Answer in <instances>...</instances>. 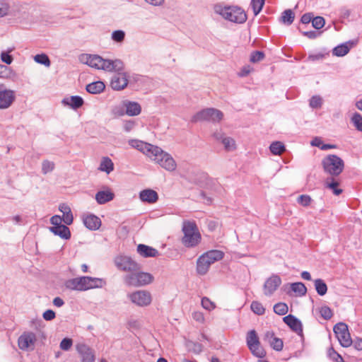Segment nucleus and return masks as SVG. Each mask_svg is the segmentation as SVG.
Here are the masks:
<instances>
[{
	"label": "nucleus",
	"mask_w": 362,
	"mask_h": 362,
	"mask_svg": "<svg viewBox=\"0 0 362 362\" xmlns=\"http://www.w3.org/2000/svg\"><path fill=\"white\" fill-rule=\"evenodd\" d=\"M73 345V340L70 338L63 339L59 344L60 349L63 351H69Z\"/></svg>",
	"instance_id": "3c124183"
},
{
	"label": "nucleus",
	"mask_w": 362,
	"mask_h": 362,
	"mask_svg": "<svg viewBox=\"0 0 362 362\" xmlns=\"http://www.w3.org/2000/svg\"><path fill=\"white\" fill-rule=\"evenodd\" d=\"M320 314L321 317L326 320L331 319L333 315L332 310L327 305L322 306L320 308Z\"/></svg>",
	"instance_id": "a18cd8bd"
},
{
	"label": "nucleus",
	"mask_w": 362,
	"mask_h": 362,
	"mask_svg": "<svg viewBox=\"0 0 362 362\" xmlns=\"http://www.w3.org/2000/svg\"><path fill=\"white\" fill-rule=\"evenodd\" d=\"M250 308L253 313L258 315H262L265 313V308L259 301H252L250 305Z\"/></svg>",
	"instance_id": "ea45409f"
},
{
	"label": "nucleus",
	"mask_w": 362,
	"mask_h": 362,
	"mask_svg": "<svg viewBox=\"0 0 362 362\" xmlns=\"http://www.w3.org/2000/svg\"><path fill=\"white\" fill-rule=\"evenodd\" d=\"M327 355L330 360L334 362H344L342 356L337 353L333 347H330L327 351Z\"/></svg>",
	"instance_id": "37998d69"
},
{
	"label": "nucleus",
	"mask_w": 362,
	"mask_h": 362,
	"mask_svg": "<svg viewBox=\"0 0 362 362\" xmlns=\"http://www.w3.org/2000/svg\"><path fill=\"white\" fill-rule=\"evenodd\" d=\"M62 104L69 106L74 110L81 107L83 105V100L81 96L74 95L71 97L64 98Z\"/></svg>",
	"instance_id": "393cba45"
},
{
	"label": "nucleus",
	"mask_w": 362,
	"mask_h": 362,
	"mask_svg": "<svg viewBox=\"0 0 362 362\" xmlns=\"http://www.w3.org/2000/svg\"><path fill=\"white\" fill-rule=\"evenodd\" d=\"M294 18L295 15L292 10L287 9L282 13L281 20L282 23L291 25L293 22Z\"/></svg>",
	"instance_id": "f704fd0d"
},
{
	"label": "nucleus",
	"mask_w": 362,
	"mask_h": 362,
	"mask_svg": "<svg viewBox=\"0 0 362 362\" xmlns=\"http://www.w3.org/2000/svg\"><path fill=\"white\" fill-rule=\"evenodd\" d=\"M182 243L187 247H196L202 239L198 228H182Z\"/></svg>",
	"instance_id": "9d476101"
},
{
	"label": "nucleus",
	"mask_w": 362,
	"mask_h": 362,
	"mask_svg": "<svg viewBox=\"0 0 362 362\" xmlns=\"http://www.w3.org/2000/svg\"><path fill=\"white\" fill-rule=\"evenodd\" d=\"M284 322L295 332L301 335L303 326L301 322L295 316L288 315L283 318Z\"/></svg>",
	"instance_id": "4be33fe9"
},
{
	"label": "nucleus",
	"mask_w": 362,
	"mask_h": 362,
	"mask_svg": "<svg viewBox=\"0 0 362 362\" xmlns=\"http://www.w3.org/2000/svg\"><path fill=\"white\" fill-rule=\"evenodd\" d=\"M326 187L332 190L335 195H339L342 192V189H339V183L337 182L332 181V182H327L325 183Z\"/></svg>",
	"instance_id": "603ef678"
},
{
	"label": "nucleus",
	"mask_w": 362,
	"mask_h": 362,
	"mask_svg": "<svg viewBox=\"0 0 362 362\" xmlns=\"http://www.w3.org/2000/svg\"><path fill=\"white\" fill-rule=\"evenodd\" d=\"M325 19L321 16L313 17L312 20V25L315 29H320L325 25Z\"/></svg>",
	"instance_id": "8fccbe9b"
},
{
	"label": "nucleus",
	"mask_w": 362,
	"mask_h": 362,
	"mask_svg": "<svg viewBox=\"0 0 362 362\" xmlns=\"http://www.w3.org/2000/svg\"><path fill=\"white\" fill-rule=\"evenodd\" d=\"M136 123L133 120H127L124 122L123 129L126 132H131L135 127Z\"/></svg>",
	"instance_id": "680f3d73"
},
{
	"label": "nucleus",
	"mask_w": 362,
	"mask_h": 362,
	"mask_svg": "<svg viewBox=\"0 0 362 362\" xmlns=\"http://www.w3.org/2000/svg\"><path fill=\"white\" fill-rule=\"evenodd\" d=\"M136 251L143 257H156L159 255V252L156 249L144 244H139Z\"/></svg>",
	"instance_id": "b1692460"
},
{
	"label": "nucleus",
	"mask_w": 362,
	"mask_h": 362,
	"mask_svg": "<svg viewBox=\"0 0 362 362\" xmlns=\"http://www.w3.org/2000/svg\"><path fill=\"white\" fill-rule=\"evenodd\" d=\"M264 57V54L260 51L253 52L250 55V62L255 63L262 61Z\"/></svg>",
	"instance_id": "6e6d98bb"
},
{
	"label": "nucleus",
	"mask_w": 362,
	"mask_h": 362,
	"mask_svg": "<svg viewBox=\"0 0 362 362\" xmlns=\"http://www.w3.org/2000/svg\"><path fill=\"white\" fill-rule=\"evenodd\" d=\"M322 164L324 170L330 175L337 176L344 170V163L343 160L337 155H328L323 158Z\"/></svg>",
	"instance_id": "0eeeda50"
},
{
	"label": "nucleus",
	"mask_w": 362,
	"mask_h": 362,
	"mask_svg": "<svg viewBox=\"0 0 362 362\" xmlns=\"http://www.w3.org/2000/svg\"><path fill=\"white\" fill-rule=\"evenodd\" d=\"M123 107L125 109L126 115L130 117L137 116L141 112V105L135 101L124 100Z\"/></svg>",
	"instance_id": "412c9836"
},
{
	"label": "nucleus",
	"mask_w": 362,
	"mask_h": 362,
	"mask_svg": "<svg viewBox=\"0 0 362 362\" xmlns=\"http://www.w3.org/2000/svg\"><path fill=\"white\" fill-rule=\"evenodd\" d=\"M214 12L224 19L235 23H243L247 20V15L243 9L238 6H225L216 4L214 7Z\"/></svg>",
	"instance_id": "7ed1b4c3"
},
{
	"label": "nucleus",
	"mask_w": 362,
	"mask_h": 362,
	"mask_svg": "<svg viewBox=\"0 0 362 362\" xmlns=\"http://www.w3.org/2000/svg\"><path fill=\"white\" fill-rule=\"evenodd\" d=\"M37 341L36 334L30 331H26L18 339V345L20 349L23 351L33 350L35 342Z\"/></svg>",
	"instance_id": "2eb2a0df"
},
{
	"label": "nucleus",
	"mask_w": 362,
	"mask_h": 362,
	"mask_svg": "<svg viewBox=\"0 0 362 362\" xmlns=\"http://www.w3.org/2000/svg\"><path fill=\"white\" fill-rule=\"evenodd\" d=\"M51 233L61 238L68 240L71 238L69 228H49Z\"/></svg>",
	"instance_id": "7c9ffc66"
},
{
	"label": "nucleus",
	"mask_w": 362,
	"mask_h": 362,
	"mask_svg": "<svg viewBox=\"0 0 362 362\" xmlns=\"http://www.w3.org/2000/svg\"><path fill=\"white\" fill-rule=\"evenodd\" d=\"M221 144L223 145L224 148L227 151H232L236 148V144L235 140L229 136H226Z\"/></svg>",
	"instance_id": "e433bc0d"
},
{
	"label": "nucleus",
	"mask_w": 362,
	"mask_h": 362,
	"mask_svg": "<svg viewBox=\"0 0 362 362\" xmlns=\"http://www.w3.org/2000/svg\"><path fill=\"white\" fill-rule=\"evenodd\" d=\"M270 151L274 155H281L286 151L285 146L281 141H274L270 144Z\"/></svg>",
	"instance_id": "473e14b6"
},
{
	"label": "nucleus",
	"mask_w": 362,
	"mask_h": 362,
	"mask_svg": "<svg viewBox=\"0 0 362 362\" xmlns=\"http://www.w3.org/2000/svg\"><path fill=\"white\" fill-rule=\"evenodd\" d=\"M139 199L143 202L154 204L158 199V194L153 189H145L139 192Z\"/></svg>",
	"instance_id": "5701e85b"
},
{
	"label": "nucleus",
	"mask_w": 362,
	"mask_h": 362,
	"mask_svg": "<svg viewBox=\"0 0 362 362\" xmlns=\"http://www.w3.org/2000/svg\"><path fill=\"white\" fill-rule=\"evenodd\" d=\"M79 60L91 68L106 71H119L123 68V62L120 59H105L98 54H83L80 55Z\"/></svg>",
	"instance_id": "f257e3e1"
},
{
	"label": "nucleus",
	"mask_w": 362,
	"mask_h": 362,
	"mask_svg": "<svg viewBox=\"0 0 362 362\" xmlns=\"http://www.w3.org/2000/svg\"><path fill=\"white\" fill-rule=\"evenodd\" d=\"M42 317L47 321H51L56 317L55 313L52 310H47L43 313Z\"/></svg>",
	"instance_id": "052dcab7"
},
{
	"label": "nucleus",
	"mask_w": 362,
	"mask_h": 362,
	"mask_svg": "<svg viewBox=\"0 0 362 362\" xmlns=\"http://www.w3.org/2000/svg\"><path fill=\"white\" fill-rule=\"evenodd\" d=\"M291 291L298 296H303L307 293V288L301 282L293 283L291 284Z\"/></svg>",
	"instance_id": "2f4dec72"
},
{
	"label": "nucleus",
	"mask_w": 362,
	"mask_h": 362,
	"mask_svg": "<svg viewBox=\"0 0 362 362\" xmlns=\"http://www.w3.org/2000/svg\"><path fill=\"white\" fill-rule=\"evenodd\" d=\"M351 121L356 129L359 132H362V116L359 113L356 112L353 115Z\"/></svg>",
	"instance_id": "c03bdc74"
},
{
	"label": "nucleus",
	"mask_w": 362,
	"mask_h": 362,
	"mask_svg": "<svg viewBox=\"0 0 362 362\" xmlns=\"http://www.w3.org/2000/svg\"><path fill=\"white\" fill-rule=\"evenodd\" d=\"M153 276L147 272L136 270L123 276L124 283L128 286L141 287L151 284L153 281Z\"/></svg>",
	"instance_id": "423d86ee"
},
{
	"label": "nucleus",
	"mask_w": 362,
	"mask_h": 362,
	"mask_svg": "<svg viewBox=\"0 0 362 362\" xmlns=\"http://www.w3.org/2000/svg\"><path fill=\"white\" fill-rule=\"evenodd\" d=\"M127 298L133 304L139 307H147L152 302L151 293L146 290H139L128 293Z\"/></svg>",
	"instance_id": "f8f14e48"
},
{
	"label": "nucleus",
	"mask_w": 362,
	"mask_h": 362,
	"mask_svg": "<svg viewBox=\"0 0 362 362\" xmlns=\"http://www.w3.org/2000/svg\"><path fill=\"white\" fill-rule=\"evenodd\" d=\"M63 217H61L59 215H54L50 218V223L53 225V226H65L62 224Z\"/></svg>",
	"instance_id": "13d9d810"
},
{
	"label": "nucleus",
	"mask_w": 362,
	"mask_h": 362,
	"mask_svg": "<svg viewBox=\"0 0 362 362\" xmlns=\"http://www.w3.org/2000/svg\"><path fill=\"white\" fill-rule=\"evenodd\" d=\"M114 262L119 270L128 274L140 269L139 264L128 256L119 255L115 258Z\"/></svg>",
	"instance_id": "ddd939ff"
},
{
	"label": "nucleus",
	"mask_w": 362,
	"mask_h": 362,
	"mask_svg": "<svg viewBox=\"0 0 362 362\" xmlns=\"http://www.w3.org/2000/svg\"><path fill=\"white\" fill-rule=\"evenodd\" d=\"M314 283H315V290L320 296H324L327 293V286L322 279H315Z\"/></svg>",
	"instance_id": "72a5a7b5"
},
{
	"label": "nucleus",
	"mask_w": 362,
	"mask_h": 362,
	"mask_svg": "<svg viewBox=\"0 0 362 362\" xmlns=\"http://www.w3.org/2000/svg\"><path fill=\"white\" fill-rule=\"evenodd\" d=\"M203 223L199 220V222L194 219L191 220H185L182 223V226H197L198 225H202Z\"/></svg>",
	"instance_id": "338daca9"
},
{
	"label": "nucleus",
	"mask_w": 362,
	"mask_h": 362,
	"mask_svg": "<svg viewBox=\"0 0 362 362\" xmlns=\"http://www.w3.org/2000/svg\"><path fill=\"white\" fill-rule=\"evenodd\" d=\"M334 332L340 344L343 347H349L353 341L351 338L348 326L344 322L336 324L333 328Z\"/></svg>",
	"instance_id": "4468645a"
},
{
	"label": "nucleus",
	"mask_w": 362,
	"mask_h": 362,
	"mask_svg": "<svg viewBox=\"0 0 362 362\" xmlns=\"http://www.w3.org/2000/svg\"><path fill=\"white\" fill-rule=\"evenodd\" d=\"M128 144L131 147L139 151L146 155L148 158L151 156L156 146L153 144L144 142L139 139H130L129 140Z\"/></svg>",
	"instance_id": "6ab92c4d"
},
{
	"label": "nucleus",
	"mask_w": 362,
	"mask_h": 362,
	"mask_svg": "<svg viewBox=\"0 0 362 362\" xmlns=\"http://www.w3.org/2000/svg\"><path fill=\"white\" fill-rule=\"evenodd\" d=\"M149 158L167 171L173 172L177 168V163L173 156L157 146Z\"/></svg>",
	"instance_id": "20e7f679"
},
{
	"label": "nucleus",
	"mask_w": 362,
	"mask_h": 362,
	"mask_svg": "<svg viewBox=\"0 0 362 362\" xmlns=\"http://www.w3.org/2000/svg\"><path fill=\"white\" fill-rule=\"evenodd\" d=\"M98 170L110 174L114 170V163L108 157H103L100 161Z\"/></svg>",
	"instance_id": "c756f323"
},
{
	"label": "nucleus",
	"mask_w": 362,
	"mask_h": 362,
	"mask_svg": "<svg viewBox=\"0 0 362 362\" xmlns=\"http://www.w3.org/2000/svg\"><path fill=\"white\" fill-rule=\"evenodd\" d=\"M16 100L15 91L0 83V110L10 107Z\"/></svg>",
	"instance_id": "f3484780"
},
{
	"label": "nucleus",
	"mask_w": 362,
	"mask_h": 362,
	"mask_svg": "<svg viewBox=\"0 0 362 362\" xmlns=\"http://www.w3.org/2000/svg\"><path fill=\"white\" fill-rule=\"evenodd\" d=\"M265 0H252L251 6L255 16L258 15L262 9Z\"/></svg>",
	"instance_id": "79ce46f5"
},
{
	"label": "nucleus",
	"mask_w": 362,
	"mask_h": 362,
	"mask_svg": "<svg viewBox=\"0 0 362 362\" xmlns=\"http://www.w3.org/2000/svg\"><path fill=\"white\" fill-rule=\"evenodd\" d=\"M202 306L207 310H212L215 308V304L212 301H211L208 298L204 297L202 299Z\"/></svg>",
	"instance_id": "5fc2aeb1"
},
{
	"label": "nucleus",
	"mask_w": 362,
	"mask_h": 362,
	"mask_svg": "<svg viewBox=\"0 0 362 362\" xmlns=\"http://www.w3.org/2000/svg\"><path fill=\"white\" fill-rule=\"evenodd\" d=\"M75 349L78 354L81 362H95V351L84 341H79L75 344Z\"/></svg>",
	"instance_id": "9b49d317"
},
{
	"label": "nucleus",
	"mask_w": 362,
	"mask_h": 362,
	"mask_svg": "<svg viewBox=\"0 0 362 362\" xmlns=\"http://www.w3.org/2000/svg\"><path fill=\"white\" fill-rule=\"evenodd\" d=\"M240 230L238 232H236L237 237L239 238V236L243 233H245L247 235V237L243 238L245 240H247L250 238V237L252 235V231L250 228L245 227V228H240Z\"/></svg>",
	"instance_id": "774afa93"
},
{
	"label": "nucleus",
	"mask_w": 362,
	"mask_h": 362,
	"mask_svg": "<svg viewBox=\"0 0 362 362\" xmlns=\"http://www.w3.org/2000/svg\"><path fill=\"white\" fill-rule=\"evenodd\" d=\"M125 37V33L122 30H115L112 33L111 38L116 42H122Z\"/></svg>",
	"instance_id": "49530a36"
},
{
	"label": "nucleus",
	"mask_w": 362,
	"mask_h": 362,
	"mask_svg": "<svg viewBox=\"0 0 362 362\" xmlns=\"http://www.w3.org/2000/svg\"><path fill=\"white\" fill-rule=\"evenodd\" d=\"M82 220L85 226H101L102 225L100 218L93 214H83Z\"/></svg>",
	"instance_id": "bb28decb"
},
{
	"label": "nucleus",
	"mask_w": 362,
	"mask_h": 362,
	"mask_svg": "<svg viewBox=\"0 0 362 362\" xmlns=\"http://www.w3.org/2000/svg\"><path fill=\"white\" fill-rule=\"evenodd\" d=\"M349 47L346 44H341L335 47L332 50V54L337 57H344L349 52Z\"/></svg>",
	"instance_id": "c9c22d12"
},
{
	"label": "nucleus",
	"mask_w": 362,
	"mask_h": 362,
	"mask_svg": "<svg viewBox=\"0 0 362 362\" xmlns=\"http://www.w3.org/2000/svg\"><path fill=\"white\" fill-rule=\"evenodd\" d=\"M247 346L253 356L257 358H264L266 356V351L261 346L259 337L255 330L249 331L246 336Z\"/></svg>",
	"instance_id": "1a4fd4ad"
},
{
	"label": "nucleus",
	"mask_w": 362,
	"mask_h": 362,
	"mask_svg": "<svg viewBox=\"0 0 362 362\" xmlns=\"http://www.w3.org/2000/svg\"><path fill=\"white\" fill-rule=\"evenodd\" d=\"M54 169V163L52 161L45 160L42 163V173L43 174H47L52 172Z\"/></svg>",
	"instance_id": "de8ad7c7"
},
{
	"label": "nucleus",
	"mask_w": 362,
	"mask_h": 362,
	"mask_svg": "<svg viewBox=\"0 0 362 362\" xmlns=\"http://www.w3.org/2000/svg\"><path fill=\"white\" fill-rule=\"evenodd\" d=\"M9 11V6L7 3H0V18L6 16Z\"/></svg>",
	"instance_id": "e2e57ef3"
},
{
	"label": "nucleus",
	"mask_w": 362,
	"mask_h": 362,
	"mask_svg": "<svg viewBox=\"0 0 362 362\" xmlns=\"http://www.w3.org/2000/svg\"><path fill=\"white\" fill-rule=\"evenodd\" d=\"M192 318L199 323L204 322V314L200 311H194L192 313Z\"/></svg>",
	"instance_id": "bf43d9fd"
},
{
	"label": "nucleus",
	"mask_w": 362,
	"mask_h": 362,
	"mask_svg": "<svg viewBox=\"0 0 362 362\" xmlns=\"http://www.w3.org/2000/svg\"><path fill=\"white\" fill-rule=\"evenodd\" d=\"M1 59L6 64H11L13 62V57L8 53L4 52L1 54Z\"/></svg>",
	"instance_id": "69168bd1"
},
{
	"label": "nucleus",
	"mask_w": 362,
	"mask_h": 362,
	"mask_svg": "<svg viewBox=\"0 0 362 362\" xmlns=\"http://www.w3.org/2000/svg\"><path fill=\"white\" fill-rule=\"evenodd\" d=\"M59 210L62 213L63 222L65 225H71L73 223V214L70 207L66 204H62Z\"/></svg>",
	"instance_id": "cd10ccee"
},
{
	"label": "nucleus",
	"mask_w": 362,
	"mask_h": 362,
	"mask_svg": "<svg viewBox=\"0 0 362 362\" xmlns=\"http://www.w3.org/2000/svg\"><path fill=\"white\" fill-rule=\"evenodd\" d=\"M105 88L103 81H98L90 83L86 86V90L91 94H99L102 93Z\"/></svg>",
	"instance_id": "c85d7f7f"
},
{
	"label": "nucleus",
	"mask_w": 362,
	"mask_h": 362,
	"mask_svg": "<svg viewBox=\"0 0 362 362\" xmlns=\"http://www.w3.org/2000/svg\"><path fill=\"white\" fill-rule=\"evenodd\" d=\"M34 60L37 64H42V65L45 66L46 67H49L51 64V62H50V60H49L48 56L45 54H36L34 57Z\"/></svg>",
	"instance_id": "4c0bfd02"
},
{
	"label": "nucleus",
	"mask_w": 362,
	"mask_h": 362,
	"mask_svg": "<svg viewBox=\"0 0 362 362\" xmlns=\"http://www.w3.org/2000/svg\"><path fill=\"white\" fill-rule=\"evenodd\" d=\"M328 55H329V53H322V52H318V53H315V54H310L308 57L307 61H309V62L320 61V60H322L324 58H325Z\"/></svg>",
	"instance_id": "09e8293b"
},
{
	"label": "nucleus",
	"mask_w": 362,
	"mask_h": 362,
	"mask_svg": "<svg viewBox=\"0 0 362 362\" xmlns=\"http://www.w3.org/2000/svg\"><path fill=\"white\" fill-rule=\"evenodd\" d=\"M288 305L284 303H278L274 305V312L279 315H284L288 313Z\"/></svg>",
	"instance_id": "a19ab883"
},
{
	"label": "nucleus",
	"mask_w": 362,
	"mask_h": 362,
	"mask_svg": "<svg viewBox=\"0 0 362 362\" xmlns=\"http://www.w3.org/2000/svg\"><path fill=\"white\" fill-rule=\"evenodd\" d=\"M311 201V197L307 194H302L298 197V203L303 206H309Z\"/></svg>",
	"instance_id": "864d4df0"
},
{
	"label": "nucleus",
	"mask_w": 362,
	"mask_h": 362,
	"mask_svg": "<svg viewBox=\"0 0 362 362\" xmlns=\"http://www.w3.org/2000/svg\"><path fill=\"white\" fill-rule=\"evenodd\" d=\"M112 113L115 117H121L126 115L123 104L122 106H115L112 110Z\"/></svg>",
	"instance_id": "4d7b16f0"
},
{
	"label": "nucleus",
	"mask_w": 362,
	"mask_h": 362,
	"mask_svg": "<svg viewBox=\"0 0 362 362\" xmlns=\"http://www.w3.org/2000/svg\"><path fill=\"white\" fill-rule=\"evenodd\" d=\"M323 104V100L320 95H313L309 100V105L313 109H319Z\"/></svg>",
	"instance_id": "58836bf2"
},
{
	"label": "nucleus",
	"mask_w": 362,
	"mask_h": 362,
	"mask_svg": "<svg viewBox=\"0 0 362 362\" xmlns=\"http://www.w3.org/2000/svg\"><path fill=\"white\" fill-rule=\"evenodd\" d=\"M223 252L217 250H209L202 255L197 261V272L200 275L207 273L210 266L215 262L221 260L223 257Z\"/></svg>",
	"instance_id": "39448f33"
},
{
	"label": "nucleus",
	"mask_w": 362,
	"mask_h": 362,
	"mask_svg": "<svg viewBox=\"0 0 362 362\" xmlns=\"http://www.w3.org/2000/svg\"><path fill=\"white\" fill-rule=\"evenodd\" d=\"M264 340L269 344L271 347L277 351H280L284 347V342L281 339L276 337L274 333L272 331H267L264 335Z\"/></svg>",
	"instance_id": "aec40b11"
},
{
	"label": "nucleus",
	"mask_w": 362,
	"mask_h": 362,
	"mask_svg": "<svg viewBox=\"0 0 362 362\" xmlns=\"http://www.w3.org/2000/svg\"><path fill=\"white\" fill-rule=\"evenodd\" d=\"M105 281L100 278L83 276L68 279L65 281L66 288L71 291H85L93 288H102Z\"/></svg>",
	"instance_id": "f03ea898"
},
{
	"label": "nucleus",
	"mask_w": 362,
	"mask_h": 362,
	"mask_svg": "<svg viewBox=\"0 0 362 362\" xmlns=\"http://www.w3.org/2000/svg\"><path fill=\"white\" fill-rule=\"evenodd\" d=\"M223 117V112L216 108H206L196 113L192 119L194 122L209 121L211 122H219Z\"/></svg>",
	"instance_id": "6e6552de"
},
{
	"label": "nucleus",
	"mask_w": 362,
	"mask_h": 362,
	"mask_svg": "<svg viewBox=\"0 0 362 362\" xmlns=\"http://www.w3.org/2000/svg\"><path fill=\"white\" fill-rule=\"evenodd\" d=\"M115 194L110 189L98 191L95 194V200L99 204H104L114 199Z\"/></svg>",
	"instance_id": "a878e982"
},
{
	"label": "nucleus",
	"mask_w": 362,
	"mask_h": 362,
	"mask_svg": "<svg viewBox=\"0 0 362 362\" xmlns=\"http://www.w3.org/2000/svg\"><path fill=\"white\" fill-rule=\"evenodd\" d=\"M212 136L216 141L221 142V143L226 137V136L224 134V133L221 130H218V131H216L215 132H214V134H212Z\"/></svg>",
	"instance_id": "0e129e2a"
},
{
	"label": "nucleus",
	"mask_w": 362,
	"mask_h": 362,
	"mask_svg": "<svg viewBox=\"0 0 362 362\" xmlns=\"http://www.w3.org/2000/svg\"><path fill=\"white\" fill-rule=\"evenodd\" d=\"M281 279L277 274H272L264 282L263 286L264 294L267 296H272L281 284Z\"/></svg>",
	"instance_id": "a211bd4d"
},
{
	"label": "nucleus",
	"mask_w": 362,
	"mask_h": 362,
	"mask_svg": "<svg viewBox=\"0 0 362 362\" xmlns=\"http://www.w3.org/2000/svg\"><path fill=\"white\" fill-rule=\"evenodd\" d=\"M123 70L124 67L119 71H114L116 74L112 76L110 81V86L113 90H121L127 86L129 74Z\"/></svg>",
	"instance_id": "dca6fc26"
}]
</instances>
